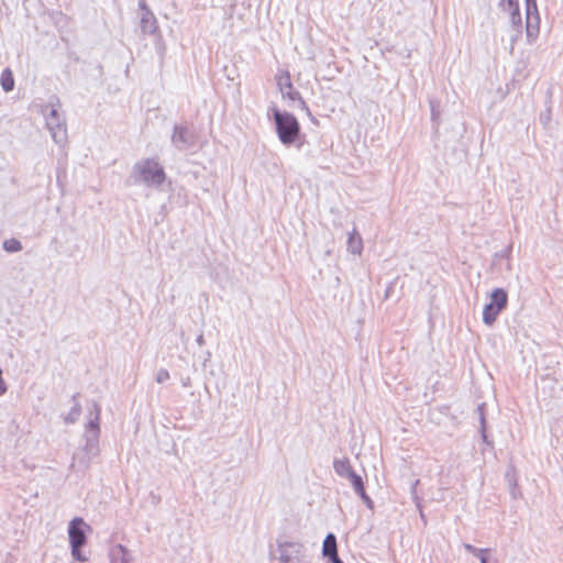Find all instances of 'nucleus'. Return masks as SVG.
Masks as SVG:
<instances>
[{
    "mask_svg": "<svg viewBox=\"0 0 563 563\" xmlns=\"http://www.w3.org/2000/svg\"><path fill=\"white\" fill-rule=\"evenodd\" d=\"M500 312L501 310H497V307H495L492 302L487 303L483 310L484 323L487 325H492L496 321Z\"/></svg>",
    "mask_w": 563,
    "mask_h": 563,
    "instance_id": "nucleus-16",
    "label": "nucleus"
},
{
    "mask_svg": "<svg viewBox=\"0 0 563 563\" xmlns=\"http://www.w3.org/2000/svg\"><path fill=\"white\" fill-rule=\"evenodd\" d=\"M196 341H197V344H198L199 346H202V345L205 344V338H203V335H202V334H199V335L197 336V340H196Z\"/></svg>",
    "mask_w": 563,
    "mask_h": 563,
    "instance_id": "nucleus-34",
    "label": "nucleus"
},
{
    "mask_svg": "<svg viewBox=\"0 0 563 563\" xmlns=\"http://www.w3.org/2000/svg\"><path fill=\"white\" fill-rule=\"evenodd\" d=\"M356 494L362 498V500L366 504L368 508H373V500L366 494L365 488H362V490L356 492Z\"/></svg>",
    "mask_w": 563,
    "mask_h": 563,
    "instance_id": "nucleus-27",
    "label": "nucleus"
},
{
    "mask_svg": "<svg viewBox=\"0 0 563 563\" xmlns=\"http://www.w3.org/2000/svg\"><path fill=\"white\" fill-rule=\"evenodd\" d=\"M346 246L351 254L361 255L363 251V240L356 229H353V231L349 233Z\"/></svg>",
    "mask_w": 563,
    "mask_h": 563,
    "instance_id": "nucleus-11",
    "label": "nucleus"
},
{
    "mask_svg": "<svg viewBox=\"0 0 563 563\" xmlns=\"http://www.w3.org/2000/svg\"><path fill=\"white\" fill-rule=\"evenodd\" d=\"M537 23L533 24L532 23V18H531V14L530 15H527V26H526V31H527V37H528V41L529 42H532L534 41V38L537 37L538 35V32H539V26H538V20L539 18L536 16L534 18Z\"/></svg>",
    "mask_w": 563,
    "mask_h": 563,
    "instance_id": "nucleus-20",
    "label": "nucleus"
},
{
    "mask_svg": "<svg viewBox=\"0 0 563 563\" xmlns=\"http://www.w3.org/2000/svg\"><path fill=\"white\" fill-rule=\"evenodd\" d=\"M141 21L140 27L144 34H154L157 31V21L154 14L148 10L145 2H140Z\"/></svg>",
    "mask_w": 563,
    "mask_h": 563,
    "instance_id": "nucleus-9",
    "label": "nucleus"
},
{
    "mask_svg": "<svg viewBox=\"0 0 563 563\" xmlns=\"http://www.w3.org/2000/svg\"><path fill=\"white\" fill-rule=\"evenodd\" d=\"M55 103L43 107L42 113L45 117L46 126L51 132L52 139L56 144H64L67 140L66 121L59 111V100L55 98Z\"/></svg>",
    "mask_w": 563,
    "mask_h": 563,
    "instance_id": "nucleus-4",
    "label": "nucleus"
},
{
    "mask_svg": "<svg viewBox=\"0 0 563 563\" xmlns=\"http://www.w3.org/2000/svg\"><path fill=\"white\" fill-rule=\"evenodd\" d=\"M413 498H415L416 505H417V507L419 509L420 517H421L422 521L426 523V517H424V514L422 511L420 500H419V498L416 495L413 496Z\"/></svg>",
    "mask_w": 563,
    "mask_h": 563,
    "instance_id": "nucleus-30",
    "label": "nucleus"
},
{
    "mask_svg": "<svg viewBox=\"0 0 563 563\" xmlns=\"http://www.w3.org/2000/svg\"><path fill=\"white\" fill-rule=\"evenodd\" d=\"M346 478L351 482L355 493L358 490H362V488H364V483H363L362 477L360 475H357L354 471L352 473H350V475Z\"/></svg>",
    "mask_w": 563,
    "mask_h": 563,
    "instance_id": "nucleus-22",
    "label": "nucleus"
},
{
    "mask_svg": "<svg viewBox=\"0 0 563 563\" xmlns=\"http://www.w3.org/2000/svg\"><path fill=\"white\" fill-rule=\"evenodd\" d=\"M526 4H527V15L532 14V12H537L536 0H526Z\"/></svg>",
    "mask_w": 563,
    "mask_h": 563,
    "instance_id": "nucleus-28",
    "label": "nucleus"
},
{
    "mask_svg": "<svg viewBox=\"0 0 563 563\" xmlns=\"http://www.w3.org/2000/svg\"><path fill=\"white\" fill-rule=\"evenodd\" d=\"M485 402H482L477 406L476 408V411L478 413V419H479V431H481V434H482V439L485 443H487L488 445H490V442L488 441V437H487V433H486V419H485Z\"/></svg>",
    "mask_w": 563,
    "mask_h": 563,
    "instance_id": "nucleus-17",
    "label": "nucleus"
},
{
    "mask_svg": "<svg viewBox=\"0 0 563 563\" xmlns=\"http://www.w3.org/2000/svg\"><path fill=\"white\" fill-rule=\"evenodd\" d=\"M477 558L479 559L481 563H488V559L486 556V553H484L482 555H477Z\"/></svg>",
    "mask_w": 563,
    "mask_h": 563,
    "instance_id": "nucleus-35",
    "label": "nucleus"
},
{
    "mask_svg": "<svg viewBox=\"0 0 563 563\" xmlns=\"http://www.w3.org/2000/svg\"><path fill=\"white\" fill-rule=\"evenodd\" d=\"M500 5H501L503 10L509 11V10H515V8H518V2H517V0H503Z\"/></svg>",
    "mask_w": 563,
    "mask_h": 563,
    "instance_id": "nucleus-26",
    "label": "nucleus"
},
{
    "mask_svg": "<svg viewBox=\"0 0 563 563\" xmlns=\"http://www.w3.org/2000/svg\"><path fill=\"white\" fill-rule=\"evenodd\" d=\"M277 86L283 96V98H288L291 101H298L302 109H306L308 112V108L306 107L305 101L301 99L299 92L294 89V86L290 80V76L288 73H284L277 76Z\"/></svg>",
    "mask_w": 563,
    "mask_h": 563,
    "instance_id": "nucleus-7",
    "label": "nucleus"
},
{
    "mask_svg": "<svg viewBox=\"0 0 563 563\" xmlns=\"http://www.w3.org/2000/svg\"><path fill=\"white\" fill-rule=\"evenodd\" d=\"M156 382L158 384H162L164 382H166L167 379H169V372L165 368H161L157 374H156Z\"/></svg>",
    "mask_w": 563,
    "mask_h": 563,
    "instance_id": "nucleus-25",
    "label": "nucleus"
},
{
    "mask_svg": "<svg viewBox=\"0 0 563 563\" xmlns=\"http://www.w3.org/2000/svg\"><path fill=\"white\" fill-rule=\"evenodd\" d=\"M172 143L176 148L184 151L191 147L195 144V137L188 131L187 126L175 125L172 134Z\"/></svg>",
    "mask_w": 563,
    "mask_h": 563,
    "instance_id": "nucleus-8",
    "label": "nucleus"
},
{
    "mask_svg": "<svg viewBox=\"0 0 563 563\" xmlns=\"http://www.w3.org/2000/svg\"><path fill=\"white\" fill-rule=\"evenodd\" d=\"M271 563H309V556L301 542L284 541L271 552Z\"/></svg>",
    "mask_w": 563,
    "mask_h": 563,
    "instance_id": "nucleus-3",
    "label": "nucleus"
},
{
    "mask_svg": "<svg viewBox=\"0 0 563 563\" xmlns=\"http://www.w3.org/2000/svg\"><path fill=\"white\" fill-rule=\"evenodd\" d=\"M328 560V563H343V561L339 558L338 554H335L334 556H329Z\"/></svg>",
    "mask_w": 563,
    "mask_h": 563,
    "instance_id": "nucleus-33",
    "label": "nucleus"
},
{
    "mask_svg": "<svg viewBox=\"0 0 563 563\" xmlns=\"http://www.w3.org/2000/svg\"><path fill=\"white\" fill-rule=\"evenodd\" d=\"M132 177L135 184L142 183L150 187H157L164 183L166 175L156 159L147 158L133 166Z\"/></svg>",
    "mask_w": 563,
    "mask_h": 563,
    "instance_id": "nucleus-2",
    "label": "nucleus"
},
{
    "mask_svg": "<svg viewBox=\"0 0 563 563\" xmlns=\"http://www.w3.org/2000/svg\"><path fill=\"white\" fill-rule=\"evenodd\" d=\"M7 393V385L2 378V369L0 368V396Z\"/></svg>",
    "mask_w": 563,
    "mask_h": 563,
    "instance_id": "nucleus-29",
    "label": "nucleus"
},
{
    "mask_svg": "<svg viewBox=\"0 0 563 563\" xmlns=\"http://www.w3.org/2000/svg\"><path fill=\"white\" fill-rule=\"evenodd\" d=\"M333 468L339 476L345 478L353 472L349 459L334 460Z\"/></svg>",
    "mask_w": 563,
    "mask_h": 563,
    "instance_id": "nucleus-15",
    "label": "nucleus"
},
{
    "mask_svg": "<svg viewBox=\"0 0 563 563\" xmlns=\"http://www.w3.org/2000/svg\"><path fill=\"white\" fill-rule=\"evenodd\" d=\"M540 120H541V122H542L544 125H547V124L549 123V121H550V112H548V113H545V114H543V113H542V114L540 115Z\"/></svg>",
    "mask_w": 563,
    "mask_h": 563,
    "instance_id": "nucleus-32",
    "label": "nucleus"
},
{
    "mask_svg": "<svg viewBox=\"0 0 563 563\" xmlns=\"http://www.w3.org/2000/svg\"><path fill=\"white\" fill-rule=\"evenodd\" d=\"M3 249L7 252L14 253L22 250V244L16 239H9L3 242Z\"/></svg>",
    "mask_w": 563,
    "mask_h": 563,
    "instance_id": "nucleus-21",
    "label": "nucleus"
},
{
    "mask_svg": "<svg viewBox=\"0 0 563 563\" xmlns=\"http://www.w3.org/2000/svg\"><path fill=\"white\" fill-rule=\"evenodd\" d=\"M431 104V115H432V120H437L438 119V115H439V112L435 110V107H434V103L433 101L430 102Z\"/></svg>",
    "mask_w": 563,
    "mask_h": 563,
    "instance_id": "nucleus-31",
    "label": "nucleus"
},
{
    "mask_svg": "<svg viewBox=\"0 0 563 563\" xmlns=\"http://www.w3.org/2000/svg\"><path fill=\"white\" fill-rule=\"evenodd\" d=\"M100 406L97 401L91 402V411L90 415H93V418H91L88 423L85 427V444L82 446V452L85 455V467H88L90 462L97 457L100 453L99 448V437H100V426H99V419H100Z\"/></svg>",
    "mask_w": 563,
    "mask_h": 563,
    "instance_id": "nucleus-1",
    "label": "nucleus"
},
{
    "mask_svg": "<svg viewBox=\"0 0 563 563\" xmlns=\"http://www.w3.org/2000/svg\"><path fill=\"white\" fill-rule=\"evenodd\" d=\"M71 548V555L73 558L78 562H86L87 558L81 553L82 547H70Z\"/></svg>",
    "mask_w": 563,
    "mask_h": 563,
    "instance_id": "nucleus-24",
    "label": "nucleus"
},
{
    "mask_svg": "<svg viewBox=\"0 0 563 563\" xmlns=\"http://www.w3.org/2000/svg\"><path fill=\"white\" fill-rule=\"evenodd\" d=\"M510 13V23L514 27L516 35L512 36V41H516L517 36L521 33V15L519 12V8H515V10H509Z\"/></svg>",
    "mask_w": 563,
    "mask_h": 563,
    "instance_id": "nucleus-18",
    "label": "nucleus"
},
{
    "mask_svg": "<svg viewBox=\"0 0 563 563\" xmlns=\"http://www.w3.org/2000/svg\"><path fill=\"white\" fill-rule=\"evenodd\" d=\"M90 527L84 521L82 518H74L68 526V538L70 547H84L87 542L86 531Z\"/></svg>",
    "mask_w": 563,
    "mask_h": 563,
    "instance_id": "nucleus-6",
    "label": "nucleus"
},
{
    "mask_svg": "<svg viewBox=\"0 0 563 563\" xmlns=\"http://www.w3.org/2000/svg\"><path fill=\"white\" fill-rule=\"evenodd\" d=\"M1 86L5 92H9L14 88L13 75L9 68H5L1 74Z\"/></svg>",
    "mask_w": 563,
    "mask_h": 563,
    "instance_id": "nucleus-19",
    "label": "nucleus"
},
{
    "mask_svg": "<svg viewBox=\"0 0 563 563\" xmlns=\"http://www.w3.org/2000/svg\"><path fill=\"white\" fill-rule=\"evenodd\" d=\"M490 302L497 307V310H504L507 307L508 295L503 288H496L490 294Z\"/></svg>",
    "mask_w": 563,
    "mask_h": 563,
    "instance_id": "nucleus-12",
    "label": "nucleus"
},
{
    "mask_svg": "<svg viewBox=\"0 0 563 563\" xmlns=\"http://www.w3.org/2000/svg\"><path fill=\"white\" fill-rule=\"evenodd\" d=\"M111 563H134L131 552L122 544H115L110 549Z\"/></svg>",
    "mask_w": 563,
    "mask_h": 563,
    "instance_id": "nucleus-10",
    "label": "nucleus"
},
{
    "mask_svg": "<svg viewBox=\"0 0 563 563\" xmlns=\"http://www.w3.org/2000/svg\"><path fill=\"white\" fill-rule=\"evenodd\" d=\"M463 548L468 552V553H472L473 555L477 556V555H482L484 553H488L490 552V549H478V548H475L474 545L470 544V543H464L463 544Z\"/></svg>",
    "mask_w": 563,
    "mask_h": 563,
    "instance_id": "nucleus-23",
    "label": "nucleus"
},
{
    "mask_svg": "<svg viewBox=\"0 0 563 563\" xmlns=\"http://www.w3.org/2000/svg\"><path fill=\"white\" fill-rule=\"evenodd\" d=\"M79 394H76L73 396V407L69 410V412L64 417V421L67 424H73L78 421L80 415H81V405L78 401Z\"/></svg>",
    "mask_w": 563,
    "mask_h": 563,
    "instance_id": "nucleus-13",
    "label": "nucleus"
},
{
    "mask_svg": "<svg viewBox=\"0 0 563 563\" xmlns=\"http://www.w3.org/2000/svg\"><path fill=\"white\" fill-rule=\"evenodd\" d=\"M278 139L284 145L292 144L300 132L298 120L288 112H282L277 108L272 109Z\"/></svg>",
    "mask_w": 563,
    "mask_h": 563,
    "instance_id": "nucleus-5",
    "label": "nucleus"
},
{
    "mask_svg": "<svg viewBox=\"0 0 563 563\" xmlns=\"http://www.w3.org/2000/svg\"><path fill=\"white\" fill-rule=\"evenodd\" d=\"M417 484H419V481H416V483H415V484H413V486H412V494H413V495H415V493H416V486H417Z\"/></svg>",
    "mask_w": 563,
    "mask_h": 563,
    "instance_id": "nucleus-36",
    "label": "nucleus"
},
{
    "mask_svg": "<svg viewBox=\"0 0 563 563\" xmlns=\"http://www.w3.org/2000/svg\"><path fill=\"white\" fill-rule=\"evenodd\" d=\"M322 554L325 558L334 556L335 554H338L336 538L333 533L327 534L322 544Z\"/></svg>",
    "mask_w": 563,
    "mask_h": 563,
    "instance_id": "nucleus-14",
    "label": "nucleus"
}]
</instances>
